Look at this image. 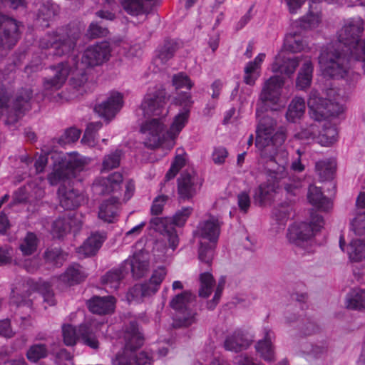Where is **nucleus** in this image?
<instances>
[{
  "label": "nucleus",
  "instance_id": "obj_1",
  "mask_svg": "<svg viewBox=\"0 0 365 365\" xmlns=\"http://www.w3.org/2000/svg\"><path fill=\"white\" fill-rule=\"evenodd\" d=\"M277 122L269 116L260 119L256 130L255 145L266 160L268 180L255 190L254 200L260 206L271 204L283 187L288 194L297 195L302 187L299 178L288 175V153L282 147L286 139L284 130L275 132Z\"/></svg>",
  "mask_w": 365,
  "mask_h": 365
},
{
  "label": "nucleus",
  "instance_id": "obj_2",
  "mask_svg": "<svg viewBox=\"0 0 365 365\" xmlns=\"http://www.w3.org/2000/svg\"><path fill=\"white\" fill-rule=\"evenodd\" d=\"M364 29V21L360 16L343 20L336 33L337 41L330 43L319 57L324 76L354 81L359 77L356 69L362 67L365 73V39L361 40Z\"/></svg>",
  "mask_w": 365,
  "mask_h": 365
},
{
  "label": "nucleus",
  "instance_id": "obj_3",
  "mask_svg": "<svg viewBox=\"0 0 365 365\" xmlns=\"http://www.w3.org/2000/svg\"><path fill=\"white\" fill-rule=\"evenodd\" d=\"M168 101L165 90L161 86L149 88L140 106L144 115L158 116L142 123L140 132L146 147L155 148L159 146L170 150L175 144V139L187 123L190 108L193 101L189 93L180 94L176 102L183 106L176 115L168 130H166L165 116L168 113L166 104Z\"/></svg>",
  "mask_w": 365,
  "mask_h": 365
},
{
  "label": "nucleus",
  "instance_id": "obj_4",
  "mask_svg": "<svg viewBox=\"0 0 365 365\" xmlns=\"http://www.w3.org/2000/svg\"><path fill=\"white\" fill-rule=\"evenodd\" d=\"M111 48L107 41H102L86 48L84 51L81 62L76 61V57L73 55L68 61L63 62L51 68L55 73L53 78H44L43 86L44 95L47 96L49 91L60 89L65 83L68 76L71 73V84L74 88L81 87L88 80L86 68L100 66L109 60Z\"/></svg>",
  "mask_w": 365,
  "mask_h": 365
},
{
  "label": "nucleus",
  "instance_id": "obj_5",
  "mask_svg": "<svg viewBox=\"0 0 365 365\" xmlns=\"http://www.w3.org/2000/svg\"><path fill=\"white\" fill-rule=\"evenodd\" d=\"M124 338L125 343L123 353L117 354L113 359V365H152V356L150 353L143 351L138 355L134 354L144 343V336L136 322L130 323Z\"/></svg>",
  "mask_w": 365,
  "mask_h": 365
},
{
  "label": "nucleus",
  "instance_id": "obj_6",
  "mask_svg": "<svg viewBox=\"0 0 365 365\" xmlns=\"http://www.w3.org/2000/svg\"><path fill=\"white\" fill-rule=\"evenodd\" d=\"M222 223L217 217L209 215L198 223L194 232L200 239L199 259L207 266L211 264Z\"/></svg>",
  "mask_w": 365,
  "mask_h": 365
},
{
  "label": "nucleus",
  "instance_id": "obj_7",
  "mask_svg": "<svg viewBox=\"0 0 365 365\" xmlns=\"http://www.w3.org/2000/svg\"><path fill=\"white\" fill-rule=\"evenodd\" d=\"M324 219L319 215H311L310 222H294L288 229L287 239L290 243L307 249L312 238L323 227Z\"/></svg>",
  "mask_w": 365,
  "mask_h": 365
},
{
  "label": "nucleus",
  "instance_id": "obj_8",
  "mask_svg": "<svg viewBox=\"0 0 365 365\" xmlns=\"http://www.w3.org/2000/svg\"><path fill=\"white\" fill-rule=\"evenodd\" d=\"M88 163V159L77 153L71 154L64 160L54 163L48 180L51 185H55L66 180L76 178L77 173L83 171Z\"/></svg>",
  "mask_w": 365,
  "mask_h": 365
},
{
  "label": "nucleus",
  "instance_id": "obj_9",
  "mask_svg": "<svg viewBox=\"0 0 365 365\" xmlns=\"http://www.w3.org/2000/svg\"><path fill=\"white\" fill-rule=\"evenodd\" d=\"M323 98L316 90L310 92L307 105L310 117L315 121L326 120L330 117H337L344 111L342 105L338 98Z\"/></svg>",
  "mask_w": 365,
  "mask_h": 365
},
{
  "label": "nucleus",
  "instance_id": "obj_10",
  "mask_svg": "<svg viewBox=\"0 0 365 365\" xmlns=\"http://www.w3.org/2000/svg\"><path fill=\"white\" fill-rule=\"evenodd\" d=\"M32 97V91L29 88H23L17 94L13 106L8 105L9 95L0 83V115L6 112V124H13L30 108L29 101Z\"/></svg>",
  "mask_w": 365,
  "mask_h": 365
},
{
  "label": "nucleus",
  "instance_id": "obj_11",
  "mask_svg": "<svg viewBox=\"0 0 365 365\" xmlns=\"http://www.w3.org/2000/svg\"><path fill=\"white\" fill-rule=\"evenodd\" d=\"M193 209L192 207H184L181 210L176 212L173 217V219L168 217H156L151 220L150 222L154 227V229L159 232H164L165 237L168 242L169 248L175 250L179 245V238L177 231L169 225L172 222L178 227H182L187 222L189 217L192 213Z\"/></svg>",
  "mask_w": 365,
  "mask_h": 365
},
{
  "label": "nucleus",
  "instance_id": "obj_12",
  "mask_svg": "<svg viewBox=\"0 0 365 365\" xmlns=\"http://www.w3.org/2000/svg\"><path fill=\"white\" fill-rule=\"evenodd\" d=\"M60 29L52 34H47L42 37L39 42L41 49L48 50V55L62 56L73 52L76 43Z\"/></svg>",
  "mask_w": 365,
  "mask_h": 365
},
{
  "label": "nucleus",
  "instance_id": "obj_13",
  "mask_svg": "<svg viewBox=\"0 0 365 365\" xmlns=\"http://www.w3.org/2000/svg\"><path fill=\"white\" fill-rule=\"evenodd\" d=\"M24 295L21 296V300L16 299L15 294H18V287H16L12 289V302L16 304L18 307L26 304L30 306L29 300H26V297H29L31 292L37 291L42 296L43 301L47 302L49 306H53L56 304L54 295L51 289V285L46 282H34V280L29 279L26 283L22 284Z\"/></svg>",
  "mask_w": 365,
  "mask_h": 365
},
{
  "label": "nucleus",
  "instance_id": "obj_14",
  "mask_svg": "<svg viewBox=\"0 0 365 365\" xmlns=\"http://www.w3.org/2000/svg\"><path fill=\"white\" fill-rule=\"evenodd\" d=\"M284 78L274 75L271 76L263 84L259 100L264 104L277 107L284 106L285 101L282 99V88L284 85Z\"/></svg>",
  "mask_w": 365,
  "mask_h": 365
},
{
  "label": "nucleus",
  "instance_id": "obj_15",
  "mask_svg": "<svg viewBox=\"0 0 365 365\" xmlns=\"http://www.w3.org/2000/svg\"><path fill=\"white\" fill-rule=\"evenodd\" d=\"M195 297L190 292L185 291L170 301V307L180 314L175 319L178 326L188 327L195 322V313L190 309Z\"/></svg>",
  "mask_w": 365,
  "mask_h": 365
},
{
  "label": "nucleus",
  "instance_id": "obj_16",
  "mask_svg": "<svg viewBox=\"0 0 365 365\" xmlns=\"http://www.w3.org/2000/svg\"><path fill=\"white\" fill-rule=\"evenodd\" d=\"M202 180L193 170L184 171L178 180V192L180 199L192 198L200 190Z\"/></svg>",
  "mask_w": 365,
  "mask_h": 365
},
{
  "label": "nucleus",
  "instance_id": "obj_17",
  "mask_svg": "<svg viewBox=\"0 0 365 365\" xmlns=\"http://www.w3.org/2000/svg\"><path fill=\"white\" fill-rule=\"evenodd\" d=\"M63 342L66 346H73L77 339L81 336L85 344L93 349L98 347V341L96 336L90 332V329L86 325L80 326L77 331L76 328L70 324H64L62 327Z\"/></svg>",
  "mask_w": 365,
  "mask_h": 365
},
{
  "label": "nucleus",
  "instance_id": "obj_18",
  "mask_svg": "<svg viewBox=\"0 0 365 365\" xmlns=\"http://www.w3.org/2000/svg\"><path fill=\"white\" fill-rule=\"evenodd\" d=\"M123 105V95L119 92L112 91L106 101L95 106L94 110L99 116L109 121L120 111Z\"/></svg>",
  "mask_w": 365,
  "mask_h": 365
},
{
  "label": "nucleus",
  "instance_id": "obj_19",
  "mask_svg": "<svg viewBox=\"0 0 365 365\" xmlns=\"http://www.w3.org/2000/svg\"><path fill=\"white\" fill-rule=\"evenodd\" d=\"M19 36L17 21L0 14V46L9 49L17 42Z\"/></svg>",
  "mask_w": 365,
  "mask_h": 365
},
{
  "label": "nucleus",
  "instance_id": "obj_20",
  "mask_svg": "<svg viewBox=\"0 0 365 365\" xmlns=\"http://www.w3.org/2000/svg\"><path fill=\"white\" fill-rule=\"evenodd\" d=\"M123 180L122 174L115 172L107 177L97 178L93 183L92 189L98 195L115 194L119 191Z\"/></svg>",
  "mask_w": 365,
  "mask_h": 365
},
{
  "label": "nucleus",
  "instance_id": "obj_21",
  "mask_svg": "<svg viewBox=\"0 0 365 365\" xmlns=\"http://www.w3.org/2000/svg\"><path fill=\"white\" fill-rule=\"evenodd\" d=\"M122 267L125 274L130 271L134 277L140 278L147 272L149 262L144 254L136 253L132 257L125 260Z\"/></svg>",
  "mask_w": 365,
  "mask_h": 365
},
{
  "label": "nucleus",
  "instance_id": "obj_22",
  "mask_svg": "<svg viewBox=\"0 0 365 365\" xmlns=\"http://www.w3.org/2000/svg\"><path fill=\"white\" fill-rule=\"evenodd\" d=\"M107 238L105 232H95L78 247L77 253L80 257H86L96 255Z\"/></svg>",
  "mask_w": 365,
  "mask_h": 365
},
{
  "label": "nucleus",
  "instance_id": "obj_23",
  "mask_svg": "<svg viewBox=\"0 0 365 365\" xmlns=\"http://www.w3.org/2000/svg\"><path fill=\"white\" fill-rule=\"evenodd\" d=\"M301 60L299 57L292 58L286 57L283 52H280L276 56L271 65V70L273 73H279L290 77L295 72Z\"/></svg>",
  "mask_w": 365,
  "mask_h": 365
},
{
  "label": "nucleus",
  "instance_id": "obj_24",
  "mask_svg": "<svg viewBox=\"0 0 365 365\" xmlns=\"http://www.w3.org/2000/svg\"><path fill=\"white\" fill-rule=\"evenodd\" d=\"M263 339L255 345L257 352L266 361L274 359V349L272 341L274 339L273 331L268 327L263 328Z\"/></svg>",
  "mask_w": 365,
  "mask_h": 365
},
{
  "label": "nucleus",
  "instance_id": "obj_25",
  "mask_svg": "<svg viewBox=\"0 0 365 365\" xmlns=\"http://www.w3.org/2000/svg\"><path fill=\"white\" fill-rule=\"evenodd\" d=\"M60 205L66 210L78 207L83 201V195L78 190L61 185L58 190Z\"/></svg>",
  "mask_w": 365,
  "mask_h": 365
},
{
  "label": "nucleus",
  "instance_id": "obj_26",
  "mask_svg": "<svg viewBox=\"0 0 365 365\" xmlns=\"http://www.w3.org/2000/svg\"><path fill=\"white\" fill-rule=\"evenodd\" d=\"M115 300L113 297H93L87 302L88 309L99 315L109 314L115 309Z\"/></svg>",
  "mask_w": 365,
  "mask_h": 365
},
{
  "label": "nucleus",
  "instance_id": "obj_27",
  "mask_svg": "<svg viewBox=\"0 0 365 365\" xmlns=\"http://www.w3.org/2000/svg\"><path fill=\"white\" fill-rule=\"evenodd\" d=\"M178 49V43L176 41L173 39L165 40L156 50L153 63L160 69L174 56Z\"/></svg>",
  "mask_w": 365,
  "mask_h": 365
},
{
  "label": "nucleus",
  "instance_id": "obj_28",
  "mask_svg": "<svg viewBox=\"0 0 365 365\" xmlns=\"http://www.w3.org/2000/svg\"><path fill=\"white\" fill-rule=\"evenodd\" d=\"M251 341L242 331L238 329L227 336L224 347L226 350L238 352L248 348Z\"/></svg>",
  "mask_w": 365,
  "mask_h": 365
},
{
  "label": "nucleus",
  "instance_id": "obj_29",
  "mask_svg": "<svg viewBox=\"0 0 365 365\" xmlns=\"http://www.w3.org/2000/svg\"><path fill=\"white\" fill-rule=\"evenodd\" d=\"M88 277V273L80 264L73 263L68 267L64 273L59 276V280L71 286L80 284Z\"/></svg>",
  "mask_w": 365,
  "mask_h": 365
},
{
  "label": "nucleus",
  "instance_id": "obj_30",
  "mask_svg": "<svg viewBox=\"0 0 365 365\" xmlns=\"http://www.w3.org/2000/svg\"><path fill=\"white\" fill-rule=\"evenodd\" d=\"M307 198L309 203L320 211L328 212L332 208L331 200L325 197L321 189L315 185H311L309 187Z\"/></svg>",
  "mask_w": 365,
  "mask_h": 365
},
{
  "label": "nucleus",
  "instance_id": "obj_31",
  "mask_svg": "<svg viewBox=\"0 0 365 365\" xmlns=\"http://www.w3.org/2000/svg\"><path fill=\"white\" fill-rule=\"evenodd\" d=\"M265 53H259L253 61L248 62L245 67L244 82L250 86L255 85L261 75V64L265 59Z\"/></svg>",
  "mask_w": 365,
  "mask_h": 365
},
{
  "label": "nucleus",
  "instance_id": "obj_32",
  "mask_svg": "<svg viewBox=\"0 0 365 365\" xmlns=\"http://www.w3.org/2000/svg\"><path fill=\"white\" fill-rule=\"evenodd\" d=\"M118 206V196H113L103 201L99 207L98 217L104 222H113L117 216Z\"/></svg>",
  "mask_w": 365,
  "mask_h": 365
},
{
  "label": "nucleus",
  "instance_id": "obj_33",
  "mask_svg": "<svg viewBox=\"0 0 365 365\" xmlns=\"http://www.w3.org/2000/svg\"><path fill=\"white\" fill-rule=\"evenodd\" d=\"M125 277V273L122 265L117 269H111L102 277V283L105 286L107 292L117 290L120 284V281Z\"/></svg>",
  "mask_w": 365,
  "mask_h": 365
},
{
  "label": "nucleus",
  "instance_id": "obj_34",
  "mask_svg": "<svg viewBox=\"0 0 365 365\" xmlns=\"http://www.w3.org/2000/svg\"><path fill=\"white\" fill-rule=\"evenodd\" d=\"M336 168V163L333 158L319 160L315 164V172L321 181L332 180Z\"/></svg>",
  "mask_w": 365,
  "mask_h": 365
},
{
  "label": "nucleus",
  "instance_id": "obj_35",
  "mask_svg": "<svg viewBox=\"0 0 365 365\" xmlns=\"http://www.w3.org/2000/svg\"><path fill=\"white\" fill-rule=\"evenodd\" d=\"M347 309L357 311H365V289L354 288L349 291L346 297Z\"/></svg>",
  "mask_w": 365,
  "mask_h": 365
},
{
  "label": "nucleus",
  "instance_id": "obj_36",
  "mask_svg": "<svg viewBox=\"0 0 365 365\" xmlns=\"http://www.w3.org/2000/svg\"><path fill=\"white\" fill-rule=\"evenodd\" d=\"M313 70L312 61L310 59L306 58L296 80L297 88L299 90H304L310 86L312 80Z\"/></svg>",
  "mask_w": 365,
  "mask_h": 365
},
{
  "label": "nucleus",
  "instance_id": "obj_37",
  "mask_svg": "<svg viewBox=\"0 0 365 365\" xmlns=\"http://www.w3.org/2000/svg\"><path fill=\"white\" fill-rule=\"evenodd\" d=\"M306 104L304 99L301 97L294 98L289 105L286 118L289 122H295L304 113Z\"/></svg>",
  "mask_w": 365,
  "mask_h": 365
},
{
  "label": "nucleus",
  "instance_id": "obj_38",
  "mask_svg": "<svg viewBox=\"0 0 365 365\" xmlns=\"http://www.w3.org/2000/svg\"><path fill=\"white\" fill-rule=\"evenodd\" d=\"M73 222V219L70 217L57 218L52 222L51 235L53 237H63L70 232Z\"/></svg>",
  "mask_w": 365,
  "mask_h": 365
},
{
  "label": "nucleus",
  "instance_id": "obj_39",
  "mask_svg": "<svg viewBox=\"0 0 365 365\" xmlns=\"http://www.w3.org/2000/svg\"><path fill=\"white\" fill-rule=\"evenodd\" d=\"M150 288L144 282L142 284H136L131 287L126 294L127 300L129 303L140 302L145 297L154 295Z\"/></svg>",
  "mask_w": 365,
  "mask_h": 365
},
{
  "label": "nucleus",
  "instance_id": "obj_40",
  "mask_svg": "<svg viewBox=\"0 0 365 365\" xmlns=\"http://www.w3.org/2000/svg\"><path fill=\"white\" fill-rule=\"evenodd\" d=\"M338 130L335 125L326 123L322 131L319 130L317 143L323 146H329L336 142Z\"/></svg>",
  "mask_w": 365,
  "mask_h": 365
},
{
  "label": "nucleus",
  "instance_id": "obj_41",
  "mask_svg": "<svg viewBox=\"0 0 365 365\" xmlns=\"http://www.w3.org/2000/svg\"><path fill=\"white\" fill-rule=\"evenodd\" d=\"M322 22V14L320 12L309 11L302 16L297 22V26L303 30H312L319 27Z\"/></svg>",
  "mask_w": 365,
  "mask_h": 365
},
{
  "label": "nucleus",
  "instance_id": "obj_42",
  "mask_svg": "<svg viewBox=\"0 0 365 365\" xmlns=\"http://www.w3.org/2000/svg\"><path fill=\"white\" fill-rule=\"evenodd\" d=\"M347 254L351 261L359 262L365 259V241L353 240L349 245Z\"/></svg>",
  "mask_w": 365,
  "mask_h": 365
},
{
  "label": "nucleus",
  "instance_id": "obj_43",
  "mask_svg": "<svg viewBox=\"0 0 365 365\" xmlns=\"http://www.w3.org/2000/svg\"><path fill=\"white\" fill-rule=\"evenodd\" d=\"M186 153L182 148L177 149V154L173 161L171 166L165 175V180H170L174 178L179 170L185 165L186 163Z\"/></svg>",
  "mask_w": 365,
  "mask_h": 365
},
{
  "label": "nucleus",
  "instance_id": "obj_44",
  "mask_svg": "<svg viewBox=\"0 0 365 365\" xmlns=\"http://www.w3.org/2000/svg\"><path fill=\"white\" fill-rule=\"evenodd\" d=\"M284 47L292 53H297L305 51L307 43L299 35L289 34L285 37Z\"/></svg>",
  "mask_w": 365,
  "mask_h": 365
},
{
  "label": "nucleus",
  "instance_id": "obj_45",
  "mask_svg": "<svg viewBox=\"0 0 365 365\" xmlns=\"http://www.w3.org/2000/svg\"><path fill=\"white\" fill-rule=\"evenodd\" d=\"M38 239L36 234L31 232H27L26 235L21 240L19 245V250L24 256H29L34 254L38 247Z\"/></svg>",
  "mask_w": 365,
  "mask_h": 365
},
{
  "label": "nucleus",
  "instance_id": "obj_46",
  "mask_svg": "<svg viewBox=\"0 0 365 365\" xmlns=\"http://www.w3.org/2000/svg\"><path fill=\"white\" fill-rule=\"evenodd\" d=\"M199 295L201 297H208L212 292L215 284V279L211 273L204 272L200 274Z\"/></svg>",
  "mask_w": 365,
  "mask_h": 365
},
{
  "label": "nucleus",
  "instance_id": "obj_47",
  "mask_svg": "<svg viewBox=\"0 0 365 365\" xmlns=\"http://www.w3.org/2000/svg\"><path fill=\"white\" fill-rule=\"evenodd\" d=\"M167 274V269L165 267L160 266L153 271L148 282H145L155 294L160 289V284Z\"/></svg>",
  "mask_w": 365,
  "mask_h": 365
},
{
  "label": "nucleus",
  "instance_id": "obj_48",
  "mask_svg": "<svg viewBox=\"0 0 365 365\" xmlns=\"http://www.w3.org/2000/svg\"><path fill=\"white\" fill-rule=\"evenodd\" d=\"M101 127L102 123L101 122L89 123L87 125L84 135L81 139V143L89 147H94L96 144L97 133Z\"/></svg>",
  "mask_w": 365,
  "mask_h": 365
},
{
  "label": "nucleus",
  "instance_id": "obj_49",
  "mask_svg": "<svg viewBox=\"0 0 365 365\" xmlns=\"http://www.w3.org/2000/svg\"><path fill=\"white\" fill-rule=\"evenodd\" d=\"M48 349L43 344H35L29 347L26 352L27 359L36 363L41 359H44L48 356Z\"/></svg>",
  "mask_w": 365,
  "mask_h": 365
},
{
  "label": "nucleus",
  "instance_id": "obj_50",
  "mask_svg": "<svg viewBox=\"0 0 365 365\" xmlns=\"http://www.w3.org/2000/svg\"><path fill=\"white\" fill-rule=\"evenodd\" d=\"M292 208L288 203L281 204L275 207L272 211L273 219L279 225H285L289 218Z\"/></svg>",
  "mask_w": 365,
  "mask_h": 365
},
{
  "label": "nucleus",
  "instance_id": "obj_51",
  "mask_svg": "<svg viewBox=\"0 0 365 365\" xmlns=\"http://www.w3.org/2000/svg\"><path fill=\"white\" fill-rule=\"evenodd\" d=\"M319 128V124L313 123L306 128H302L301 131L295 135V137L299 139L312 140L317 143Z\"/></svg>",
  "mask_w": 365,
  "mask_h": 365
},
{
  "label": "nucleus",
  "instance_id": "obj_52",
  "mask_svg": "<svg viewBox=\"0 0 365 365\" xmlns=\"http://www.w3.org/2000/svg\"><path fill=\"white\" fill-rule=\"evenodd\" d=\"M45 259L56 266H60L66 260V255L58 248L48 249L44 253Z\"/></svg>",
  "mask_w": 365,
  "mask_h": 365
},
{
  "label": "nucleus",
  "instance_id": "obj_53",
  "mask_svg": "<svg viewBox=\"0 0 365 365\" xmlns=\"http://www.w3.org/2000/svg\"><path fill=\"white\" fill-rule=\"evenodd\" d=\"M121 153V150H116L115 152L106 155L103 161V170H109L118 167Z\"/></svg>",
  "mask_w": 365,
  "mask_h": 365
},
{
  "label": "nucleus",
  "instance_id": "obj_54",
  "mask_svg": "<svg viewBox=\"0 0 365 365\" xmlns=\"http://www.w3.org/2000/svg\"><path fill=\"white\" fill-rule=\"evenodd\" d=\"M81 130L76 128H70L66 129L63 134L59 138L58 143L61 145L73 143L77 141L81 135Z\"/></svg>",
  "mask_w": 365,
  "mask_h": 365
},
{
  "label": "nucleus",
  "instance_id": "obj_55",
  "mask_svg": "<svg viewBox=\"0 0 365 365\" xmlns=\"http://www.w3.org/2000/svg\"><path fill=\"white\" fill-rule=\"evenodd\" d=\"M351 226L356 235H365V211H357L351 222Z\"/></svg>",
  "mask_w": 365,
  "mask_h": 365
},
{
  "label": "nucleus",
  "instance_id": "obj_56",
  "mask_svg": "<svg viewBox=\"0 0 365 365\" xmlns=\"http://www.w3.org/2000/svg\"><path fill=\"white\" fill-rule=\"evenodd\" d=\"M229 156L228 150L223 146L214 147L211 154V159L214 164L221 165L225 163Z\"/></svg>",
  "mask_w": 365,
  "mask_h": 365
},
{
  "label": "nucleus",
  "instance_id": "obj_57",
  "mask_svg": "<svg viewBox=\"0 0 365 365\" xmlns=\"http://www.w3.org/2000/svg\"><path fill=\"white\" fill-rule=\"evenodd\" d=\"M173 84L177 89L182 88L190 89L193 85L190 78L183 73H179L173 76Z\"/></svg>",
  "mask_w": 365,
  "mask_h": 365
},
{
  "label": "nucleus",
  "instance_id": "obj_58",
  "mask_svg": "<svg viewBox=\"0 0 365 365\" xmlns=\"http://www.w3.org/2000/svg\"><path fill=\"white\" fill-rule=\"evenodd\" d=\"M237 205L241 212L247 213L251 205V199L248 192L243 191L237 196Z\"/></svg>",
  "mask_w": 365,
  "mask_h": 365
},
{
  "label": "nucleus",
  "instance_id": "obj_59",
  "mask_svg": "<svg viewBox=\"0 0 365 365\" xmlns=\"http://www.w3.org/2000/svg\"><path fill=\"white\" fill-rule=\"evenodd\" d=\"M168 197L167 195H159L156 197L152 204L150 212L153 215H158L163 210L164 205H165Z\"/></svg>",
  "mask_w": 365,
  "mask_h": 365
},
{
  "label": "nucleus",
  "instance_id": "obj_60",
  "mask_svg": "<svg viewBox=\"0 0 365 365\" xmlns=\"http://www.w3.org/2000/svg\"><path fill=\"white\" fill-rule=\"evenodd\" d=\"M225 284V278L224 277H222L219 279L218 284L212 300L207 303V308L209 309H213L216 307L217 304L218 303L220 299Z\"/></svg>",
  "mask_w": 365,
  "mask_h": 365
},
{
  "label": "nucleus",
  "instance_id": "obj_61",
  "mask_svg": "<svg viewBox=\"0 0 365 365\" xmlns=\"http://www.w3.org/2000/svg\"><path fill=\"white\" fill-rule=\"evenodd\" d=\"M108 33V31L106 28H103L95 23L91 24L88 30V35L93 38L106 36Z\"/></svg>",
  "mask_w": 365,
  "mask_h": 365
},
{
  "label": "nucleus",
  "instance_id": "obj_62",
  "mask_svg": "<svg viewBox=\"0 0 365 365\" xmlns=\"http://www.w3.org/2000/svg\"><path fill=\"white\" fill-rule=\"evenodd\" d=\"M13 249L10 245L0 246V266L11 262Z\"/></svg>",
  "mask_w": 365,
  "mask_h": 365
},
{
  "label": "nucleus",
  "instance_id": "obj_63",
  "mask_svg": "<svg viewBox=\"0 0 365 365\" xmlns=\"http://www.w3.org/2000/svg\"><path fill=\"white\" fill-rule=\"evenodd\" d=\"M43 68L41 59L38 56L34 57L30 63L25 67V73L28 76L41 71Z\"/></svg>",
  "mask_w": 365,
  "mask_h": 365
},
{
  "label": "nucleus",
  "instance_id": "obj_64",
  "mask_svg": "<svg viewBox=\"0 0 365 365\" xmlns=\"http://www.w3.org/2000/svg\"><path fill=\"white\" fill-rule=\"evenodd\" d=\"M0 335L6 338H11L14 336V332L11 328V323L9 319L0 321Z\"/></svg>",
  "mask_w": 365,
  "mask_h": 365
}]
</instances>
